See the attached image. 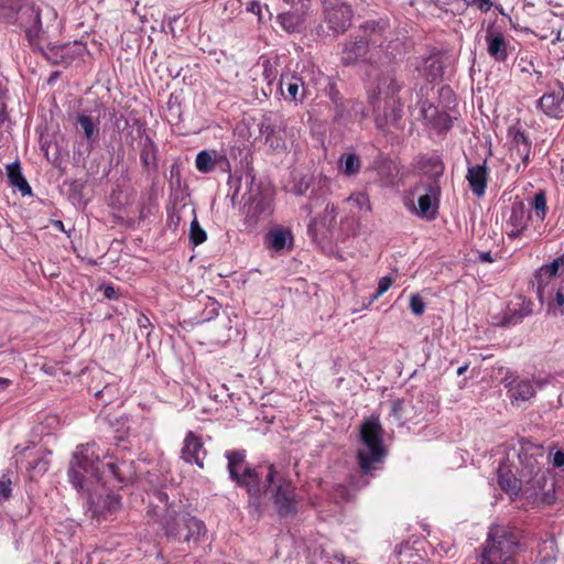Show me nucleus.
Returning a JSON list of instances; mask_svg holds the SVG:
<instances>
[{
	"instance_id": "obj_38",
	"label": "nucleus",
	"mask_w": 564,
	"mask_h": 564,
	"mask_svg": "<svg viewBox=\"0 0 564 564\" xmlns=\"http://www.w3.org/2000/svg\"><path fill=\"white\" fill-rule=\"evenodd\" d=\"M348 204L352 205L351 212L358 210V212H370L371 210V204L368 195L364 192H356L352 193L349 197L345 200Z\"/></svg>"
},
{
	"instance_id": "obj_26",
	"label": "nucleus",
	"mask_w": 564,
	"mask_h": 564,
	"mask_svg": "<svg viewBox=\"0 0 564 564\" xmlns=\"http://www.w3.org/2000/svg\"><path fill=\"white\" fill-rule=\"evenodd\" d=\"M336 116L339 119L362 120L366 118V112L359 100L349 99L340 104Z\"/></svg>"
},
{
	"instance_id": "obj_60",
	"label": "nucleus",
	"mask_w": 564,
	"mask_h": 564,
	"mask_svg": "<svg viewBox=\"0 0 564 564\" xmlns=\"http://www.w3.org/2000/svg\"><path fill=\"white\" fill-rule=\"evenodd\" d=\"M467 368H468V365H464V366L459 367V368L457 369V375H458V376H462L463 373H465V371L467 370Z\"/></svg>"
},
{
	"instance_id": "obj_44",
	"label": "nucleus",
	"mask_w": 564,
	"mask_h": 564,
	"mask_svg": "<svg viewBox=\"0 0 564 564\" xmlns=\"http://www.w3.org/2000/svg\"><path fill=\"white\" fill-rule=\"evenodd\" d=\"M278 59L274 62L265 61L263 62V77L268 82V84H271L278 76Z\"/></svg>"
},
{
	"instance_id": "obj_25",
	"label": "nucleus",
	"mask_w": 564,
	"mask_h": 564,
	"mask_svg": "<svg viewBox=\"0 0 564 564\" xmlns=\"http://www.w3.org/2000/svg\"><path fill=\"white\" fill-rule=\"evenodd\" d=\"M7 177L11 186L17 187L22 196L31 195L32 189L21 172L19 162H13L7 165Z\"/></svg>"
},
{
	"instance_id": "obj_57",
	"label": "nucleus",
	"mask_w": 564,
	"mask_h": 564,
	"mask_svg": "<svg viewBox=\"0 0 564 564\" xmlns=\"http://www.w3.org/2000/svg\"><path fill=\"white\" fill-rule=\"evenodd\" d=\"M402 405H403V402H402V401H400V400L394 401V402L392 403V408H391L392 412H393L395 415H398V412L401 410Z\"/></svg>"
},
{
	"instance_id": "obj_32",
	"label": "nucleus",
	"mask_w": 564,
	"mask_h": 564,
	"mask_svg": "<svg viewBox=\"0 0 564 564\" xmlns=\"http://www.w3.org/2000/svg\"><path fill=\"white\" fill-rule=\"evenodd\" d=\"M422 70L432 80L441 77L443 73V56L440 53L429 56L423 62Z\"/></svg>"
},
{
	"instance_id": "obj_45",
	"label": "nucleus",
	"mask_w": 564,
	"mask_h": 564,
	"mask_svg": "<svg viewBox=\"0 0 564 564\" xmlns=\"http://www.w3.org/2000/svg\"><path fill=\"white\" fill-rule=\"evenodd\" d=\"M324 556L328 564H352L350 560H346L345 555L340 551H324Z\"/></svg>"
},
{
	"instance_id": "obj_4",
	"label": "nucleus",
	"mask_w": 564,
	"mask_h": 564,
	"mask_svg": "<svg viewBox=\"0 0 564 564\" xmlns=\"http://www.w3.org/2000/svg\"><path fill=\"white\" fill-rule=\"evenodd\" d=\"M155 497L164 506L162 508L159 506L151 507L149 514L163 518L165 535L177 542L198 543L200 536L206 533L204 523L195 517L172 514L166 507V494L158 491Z\"/></svg>"
},
{
	"instance_id": "obj_12",
	"label": "nucleus",
	"mask_w": 564,
	"mask_h": 564,
	"mask_svg": "<svg viewBox=\"0 0 564 564\" xmlns=\"http://www.w3.org/2000/svg\"><path fill=\"white\" fill-rule=\"evenodd\" d=\"M120 507V497L112 492L101 494L97 497H91L89 500L90 517L98 523L111 520Z\"/></svg>"
},
{
	"instance_id": "obj_37",
	"label": "nucleus",
	"mask_w": 564,
	"mask_h": 564,
	"mask_svg": "<svg viewBox=\"0 0 564 564\" xmlns=\"http://www.w3.org/2000/svg\"><path fill=\"white\" fill-rule=\"evenodd\" d=\"M531 208L534 213L536 220L542 223L545 219L547 213L546 195L543 191L535 193L531 200Z\"/></svg>"
},
{
	"instance_id": "obj_49",
	"label": "nucleus",
	"mask_w": 564,
	"mask_h": 564,
	"mask_svg": "<svg viewBox=\"0 0 564 564\" xmlns=\"http://www.w3.org/2000/svg\"><path fill=\"white\" fill-rule=\"evenodd\" d=\"M11 496V481L10 479H0V501L7 500Z\"/></svg>"
},
{
	"instance_id": "obj_52",
	"label": "nucleus",
	"mask_w": 564,
	"mask_h": 564,
	"mask_svg": "<svg viewBox=\"0 0 564 564\" xmlns=\"http://www.w3.org/2000/svg\"><path fill=\"white\" fill-rule=\"evenodd\" d=\"M553 465L555 467L564 466V452L557 451L553 456Z\"/></svg>"
},
{
	"instance_id": "obj_19",
	"label": "nucleus",
	"mask_w": 564,
	"mask_h": 564,
	"mask_svg": "<svg viewBox=\"0 0 564 564\" xmlns=\"http://www.w3.org/2000/svg\"><path fill=\"white\" fill-rule=\"evenodd\" d=\"M485 41L491 58L496 62H505L508 58V43L500 31L488 28Z\"/></svg>"
},
{
	"instance_id": "obj_21",
	"label": "nucleus",
	"mask_w": 564,
	"mask_h": 564,
	"mask_svg": "<svg viewBox=\"0 0 564 564\" xmlns=\"http://www.w3.org/2000/svg\"><path fill=\"white\" fill-rule=\"evenodd\" d=\"M466 178L469 183L471 192L481 197L485 194L488 181V169L485 164L469 166Z\"/></svg>"
},
{
	"instance_id": "obj_55",
	"label": "nucleus",
	"mask_w": 564,
	"mask_h": 564,
	"mask_svg": "<svg viewBox=\"0 0 564 564\" xmlns=\"http://www.w3.org/2000/svg\"><path fill=\"white\" fill-rule=\"evenodd\" d=\"M479 260L482 262H492L494 258L490 252H481L479 254Z\"/></svg>"
},
{
	"instance_id": "obj_35",
	"label": "nucleus",
	"mask_w": 564,
	"mask_h": 564,
	"mask_svg": "<svg viewBox=\"0 0 564 564\" xmlns=\"http://www.w3.org/2000/svg\"><path fill=\"white\" fill-rule=\"evenodd\" d=\"M339 165L344 174L348 176L358 174L361 167L360 159L355 153L343 154Z\"/></svg>"
},
{
	"instance_id": "obj_28",
	"label": "nucleus",
	"mask_w": 564,
	"mask_h": 564,
	"mask_svg": "<svg viewBox=\"0 0 564 564\" xmlns=\"http://www.w3.org/2000/svg\"><path fill=\"white\" fill-rule=\"evenodd\" d=\"M267 243L274 251H282L288 245L292 246L293 237L290 230L275 228L267 235Z\"/></svg>"
},
{
	"instance_id": "obj_42",
	"label": "nucleus",
	"mask_w": 564,
	"mask_h": 564,
	"mask_svg": "<svg viewBox=\"0 0 564 564\" xmlns=\"http://www.w3.org/2000/svg\"><path fill=\"white\" fill-rule=\"evenodd\" d=\"M549 310L561 315L564 314V281L558 286L554 300L549 303Z\"/></svg>"
},
{
	"instance_id": "obj_16",
	"label": "nucleus",
	"mask_w": 564,
	"mask_h": 564,
	"mask_svg": "<svg viewBox=\"0 0 564 564\" xmlns=\"http://www.w3.org/2000/svg\"><path fill=\"white\" fill-rule=\"evenodd\" d=\"M564 87L561 82H556V88L550 93H545L539 100L538 107L541 111L552 119H561L563 117Z\"/></svg>"
},
{
	"instance_id": "obj_29",
	"label": "nucleus",
	"mask_w": 564,
	"mask_h": 564,
	"mask_svg": "<svg viewBox=\"0 0 564 564\" xmlns=\"http://www.w3.org/2000/svg\"><path fill=\"white\" fill-rule=\"evenodd\" d=\"M191 208L185 202L174 203L172 207L167 208L166 226L172 231H176L185 217L186 213H191Z\"/></svg>"
},
{
	"instance_id": "obj_3",
	"label": "nucleus",
	"mask_w": 564,
	"mask_h": 564,
	"mask_svg": "<svg viewBox=\"0 0 564 564\" xmlns=\"http://www.w3.org/2000/svg\"><path fill=\"white\" fill-rule=\"evenodd\" d=\"M95 444L82 445L74 453L73 460L68 467V477L76 489L83 488L85 475H90L97 481H101L106 473L123 481L128 477L123 469L127 464L123 462L121 467L113 462L104 463L100 455L96 454Z\"/></svg>"
},
{
	"instance_id": "obj_51",
	"label": "nucleus",
	"mask_w": 564,
	"mask_h": 564,
	"mask_svg": "<svg viewBox=\"0 0 564 564\" xmlns=\"http://www.w3.org/2000/svg\"><path fill=\"white\" fill-rule=\"evenodd\" d=\"M329 96H330L332 100L334 101L336 111H337L340 107V104L344 102V100H341V98L339 97V93L337 90H335L334 85H330Z\"/></svg>"
},
{
	"instance_id": "obj_41",
	"label": "nucleus",
	"mask_w": 564,
	"mask_h": 564,
	"mask_svg": "<svg viewBox=\"0 0 564 564\" xmlns=\"http://www.w3.org/2000/svg\"><path fill=\"white\" fill-rule=\"evenodd\" d=\"M196 169L202 173H209L215 167V160L209 151H200L195 160Z\"/></svg>"
},
{
	"instance_id": "obj_17",
	"label": "nucleus",
	"mask_w": 564,
	"mask_h": 564,
	"mask_svg": "<svg viewBox=\"0 0 564 564\" xmlns=\"http://www.w3.org/2000/svg\"><path fill=\"white\" fill-rule=\"evenodd\" d=\"M205 456L206 451L203 446L202 438L192 431L187 432L181 451L182 459L203 468Z\"/></svg>"
},
{
	"instance_id": "obj_23",
	"label": "nucleus",
	"mask_w": 564,
	"mask_h": 564,
	"mask_svg": "<svg viewBox=\"0 0 564 564\" xmlns=\"http://www.w3.org/2000/svg\"><path fill=\"white\" fill-rule=\"evenodd\" d=\"M509 135L511 138L512 153H516V155L522 160L524 165H527L529 163L531 152V143L529 139L518 129H511L509 131Z\"/></svg>"
},
{
	"instance_id": "obj_31",
	"label": "nucleus",
	"mask_w": 564,
	"mask_h": 564,
	"mask_svg": "<svg viewBox=\"0 0 564 564\" xmlns=\"http://www.w3.org/2000/svg\"><path fill=\"white\" fill-rule=\"evenodd\" d=\"M535 390L529 380H520L510 388V398L512 402L528 401L533 398Z\"/></svg>"
},
{
	"instance_id": "obj_33",
	"label": "nucleus",
	"mask_w": 564,
	"mask_h": 564,
	"mask_svg": "<svg viewBox=\"0 0 564 564\" xmlns=\"http://www.w3.org/2000/svg\"><path fill=\"white\" fill-rule=\"evenodd\" d=\"M158 152V147L152 140L145 138V140H143V165L147 166L149 171L155 172L159 169Z\"/></svg>"
},
{
	"instance_id": "obj_63",
	"label": "nucleus",
	"mask_w": 564,
	"mask_h": 564,
	"mask_svg": "<svg viewBox=\"0 0 564 564\" xmlns=\"http://www.w3.org/2000/svg\"><path fill=\"white\" fill-rule=\"evenodd\" d=\"M101 392H102V391H97V392L95 393V395H96V397H99V395L101 394Z\"/></svg>"
},
{
	"instance_id": "obj_53",
	"label": "nucleus",
	"mask_w": 564,
	"mask_h": 564,
	"mask_svg": "<svg viewBox=\"0 0 564 564\" xmlns=\"http://www.w3.org/2000/svg\"><path fill=\"white\" fill-rule=\"evenodd\" d=\"M104 295L105 297L111 300V299H116L117 297V291L113 286L111 285H106L104 288Z\"/></svg>"
},
{
	"instance_id": "obj_18",
	"label": "nucleus",
	"mask_w": 564,
	"mask_h": 564,
	"mask_svg": "<svg viewBox=\"0 0 564 564\" xmlns=\"http://www.w3.org/2000/svg\"><path fill=\"white\" fill-rule=\"evenodd\" d=\"M337 217V208L333 203L327 202L323 207V214L311 217L307 224V234L316 239L321 229L330 230Z\"/></svg>"
},
{
	"instance_id": "obj_7",
	"label": "nucleus",
	"mask_w": 564,
	"mask_h": 564,
	"mask_svg": "<svg viewBox=\"0 0 564 564\" xmlns=\"http://www.w3.org/2000/svg\"><path fill=\"white\" fill-rule=\"evenodd\" d=\"M262 505L260 510L257 512L253 508H250V512L258 517L262 513V509L269 501H272L278 513L280 516H289L296 510V496L295 488L292 484L284 479L276 478V473L270 485L263 486V481H260Z\"/></svg>"
},
{
	"instance_id": "obj_48",
	"label": "nucleus",
	"mask_w": 564,
	"mask_h": 564,
	"mask_svg": "<svg viewBox=\"0 0 564 564\" xmlns=\"http://www.w3.org/2000/svg\"><path fill=\"white\" fill-rule=\"evenodd\" d=\"M265 142L272 149H285V143L275 137L274 129H271L270 132H267Z\"/></svg>"
},
{
	"instance_id": "obj_27",
	"label": "nucleus",
	"mask_w": 564,
	"mask_h": 564,
	"mask_svg": "<svg viewBox=\"0 0 564 564\" xmlns=\"http://www.w3.org/2000/svg\"><path fill=\"white\" fill-rule=\"evenodd\" d=\"M564 264L563 258L554 259L550 264L543 265L539 269L535 274L536 283H538V293L542 295V288L549 283V281L554 278L560 268Z\"/></svg>"
},
{
	"instance_id": "obj_61",
	"label": "nucleus",
	"mask_w": 564,
	"mask_h": 564,
	"mask_svg": "<svg viewBox=\"0 0 564 564\" xmlns=\"http://www.w3.org/2000/svg\"><path fill=\"white\" fill-rule=\"evenodd\" d=\"M6 120V115L3 113V111L0 112V126Z\"/></svg>"
},
{
	"instance_id": "obj_50",
	"label": "nucleus",
	"mask_w": 564,
	"mask_h": 564,
	"mask_svg": "<svg viewBox=\"0 0 564 564\" xmlns=\"http://www.w3.org/2000/svg\"><path fill=\"white\" fill-rule=\"evenodd\" d=\"M470 3L476 6L481 12H488L494 6L491 0H473Z\"/></svg>"
},
{
	"instance_id": "obj_5",
	"label": "nucleus",
	"mask_w": 564,
	"mask_h": 564,
	"mask_svg": "<svg viewBox=\"0 0 564 564\" xmlns=\"http://www.w3.org/2000/svg\"><path fill=\"white\" fill-rule=\"evenodd\" d=\"M384 456L381 424L379 419L369 417L361 424L360 442L357 448V459L361 473L370 475Z\"/></svg>"
},
{
	"instance_id": "obj_62",
	"label": "nucleus",
	"mask_w": 564,
	"mask_h": 564,
	"mask_svg": "<svg viewBox=\"0 0 564 564\" xmlns=\"http://www.w3.org/2000/svg\"><path fill=\"white\" fill-rule=\"evenodd\" d=\"M56 76H57V73H54V74L51 76L50 82H51L53 78H56Z\"/></svg>"
},
{
	"instance_id": "obj_15",
	"label": "nucleus",
	"mask_w": 564,
	"mask_h": 564,
	"mask_svg": "<svg viewBox=\"0 0 564 564\" xmlns=\"http://www.w3.org/2000/svg\"><path fill=\"white\" fill-rule=\"evenodd\" d=\"M351 15L350 7L338 0L329 2L325 9V20L329 29L335 32L346 31L350 24Z\"/></svg>"
},
{
	"instance_id": "obj_1",
	"label": "nucleus",
	"mask_w": 564,
	"mask_h": 564,
	"mask_svg": "<svg viewBox=\"0 0 564 564\" xmlns=\"http://www.w3.org/2000/svg\"><path fill=\"white\" fill-rule=\"evenodd\" d=\"M519 465L516 476L507 463L498 467V484L511 498L522 496L528 500L542 503L553 502V484H549L547 473L543 469L541 447L521 446L518 454Z\"/></svg>"
},
{
	"instance_id": "obj_20",
	"label": "nucleus",
	"mask_w": 564,
	"mask_h": 564,
	"mask_svg": "<svg viewBox=\"0 0 564 564\" xmlns=\"http://www.w3.org/2000/svg\"><path fill=\"white\" fill-rule=\"evenodd\" d=\"M279 86L283 91V87H286L289 98L293 101H301L306 96L307 87L304 84L302 77L294 74H282L279 80Z\"/></svg>"
},
{
	"instance_id": "obj_30",
	"label": "nucleus",
	"mask_w": 564,
	"mask_h": 564,
	"mask_svg": "<svg viewBox=\"0 0 564 564\" xmlns=\"http://www.w3.org/2000/svg\"><path fill=\"white\" fill-rule=\"evenodd\" d=\"M77 124L83 130L85 138L90 144H94L98 141L99 138V127L98 121H95L90 116L86 113L77 115Z\"/></svg>"
},
{
	"instance_id": "obj_46",
	"label": "nucleus",
	"mask_w": 564,
	"mask_h": 564,
	"mask_svg": "<svg viewBox=\"0 0 564 564\" xmlns=\"http://www.w3.org/2000/svg\"><path fill=\"white\" fill-rule=\"evenodd\" d=\"M410 308L411 312L420 316L425 311V303L423 302L422 297L419 294H412L410 297Z\"/></svg>"
},
{
	"instance_id": "obj_40",
	"label": "nucleus",
	"mask_w": 564,
	"mask_h": 564,
	"mask_svg": "<svg viewBox=\"0 0 564 564\" xmlns=\"http://www.w3.org/2000/svg\"><path fill=\"white\" fill-rule=\"evenodd\" d=\"M278 20L281 26L288 32L297 31L301 25V17L293 12H284L279 14Z\"/></svg>"
},
{
	"instance_id": "obj_36",
	"label": "nucleus",
	"mask_w": 564,
	"mask_h": 564,
	"mask_svg": "<svg viewBox=\"0 0 564 564\" xmlns=\"http://www.w3.org/2000/svg\"><path fill=\"white\" fill-rule=\"evenodd\" d=\"M31 47L34 51L40 52L47 61H50L53 64H58L62 62L64 50L63 46L47 45L46 47H43L40 44V40H37V45Z\"/></svg>"
},
{
	"instance_id": "obj_10",
	"label": "nucleus",
	"mask_w": 564,
	"mask_h": 564,
	"mask_svg": "<svg viewBox=\"0 0 564 564\" xmlns=\"http://www.w3.org/2000/svg\"><path fill=\"white\" fill-rule=\"evenodd\" d=\"M399 89L400 85L398 84L393 72L377 75L367 89L368 100L372 106L373 111H380L381 104H384L392 98H398L397 94Z\"/></svg>"
},
{
	"instance_id": "obj_58",
	"label": "nucleus",
	"mask_w": 564,
	"mask_h": 564,
	"mask_svg": "<svg viewBox=\"0 0 564 564\" xmlns=\"http://www.w3.org/2000/svg\"><path fill=\"white\" fill-rule=\"evenodd\" d=\"M11 384V380L7 378H0V390H6Z\"/></svg>"
},
{
	"instance_id": "obj_14",
	"label": "nucleus",
	"mask_w": 564,
	"mask_h": 564,
	"mask_svg": "<svg viewBox=\"0 0 564 564\" xmlns=\"http://www.w3.org/2000/svg\"><path fill=\"white\" fill-rule=\"evenodd\" d=\"M530 215L522 200L512 203L509 216L506 219V234L510 239L521 237L528 227Z\"/></svg>"
},
{
	"instance_id": "obj_34",
	"label": "nucleus",
	"mask_w": 564,
	"mask_h": 564,
	"mask_svg": "<svg viewBox=\"0 0 564 564\" xmlns=\"http://www.w3.org/2000/svg\"><path fill=\"white\" fill-rule=\"evenodd\" d=\"M326 204V191L323 188L313 189L308 199V203L302 207L306 212L307 216L314 217L313 214L317 209L324 207Z\"/></svg>"
},
{
	"instance_id": "obj_11",
	"label": "nucleus",
	"mask_w": 564,
	"mask_h": 564,
	"mask_svg": "<svg viewBox=\"0 0 564 564\" xmlns=\"http://www.w3.org/2000/svg\"><path fill=\"white\" fill-rule=\"evenodd\" d=\"M245 208L249 224H257L259 220L268 218L272 213V194L260 187L252 188Z\"/></svg>"
},
{
	"instance_id": "obj_39",
	"label": "nucleus",
	"mask_w": 564,
	"mask_h": 564,
	"mask_svg": "<svg viewBox=\"0 0 564 564\" xmlns=\"http://www.w3.org/2000/svg\"><path fill=\"white\" fill-rule=\"evenodd\" d=\"M191 214L193 215V219L191 221V227H189V239H191L192 243H194L195 246H198L206 241L207 234L200 227V225L196 218L194 208H191Z\"/></svg>"
},
{
	"instance_id": "obj_24",
	"label": "nucleus",
	"mask_w": 564,
	"mask_h": 564,
	"mask_svg": "<svg viewBox=\"0 0 564 564\" xmlns=\"http://www.w3.org/2000/svg\"><path fill=\"white\" fill-rule=\"evenodd\" d=\"M369 50V43L365 40L348 42L343 50L341 61L346 65L356 63L364 58Z\"/></svg>"
},
{
	"instance_id": "obj_64",
	"label": "nucleus",
	"mask_w": 564,
	"mask_h": 564,
	"mask_svg": "<svg viewBox=\"0 0 564 564\" xmlns=\"http://www.w3.org/2000/svg\"><path fill=\"white\" fill-rule=\"evenodd\" d=\"M57 223H58V224H57V227L63 226L62 220H58Z\"/></svg>"
},
{
	"instance_id": "obj_22",
	"label": "nucleus",
	"mask_w": 564,
	"mask_h": 564,
	"mask_svg": "<svg viewBox=\"0 0 564 564\" xmlns=\"http://www.w3.org/2000/svg\"><path fill=\"white\" fill-rule=\"evenodd\" d=\"M413 112L417 119L424 121L434 128L442 126L443 117L438 113L437 108L431 104L427 99H421L414 107Z\"/></svg>"
},
{
	"instance_id": "obj_56",
	"label": "nucleus",
	"mask_w": 564,
	"mask_h": 564,
	"mask_svg": "<svg viewBox=\"0 0 564 564\" xmlns=\"http://www.w3.org/2000/svg\"><path fill=\"white\" fill-rule=\"evenodd\" d=\"M249 10L252 13L260 14L261 6H260L259 2H251L250 6H249Z\"/></svg>"
},
{
	"instance_id": "obj_47",
	"label": "nucleus",
	"mask_w": 564,
	"mask_h": 564,
	"mask_svg": "<svg viewBox=\"0 0 564 564\" xmlns=\"http://www.w3.org/2000/svg\"><path fill=\"white\" fill-rule=\"evenodd\" d=\"M392 285V279L390 276H383L379 280L378 289L376 294L372 297V301L379 299L383 293H386L390 286Z\"/></svg>"
},
{
	"instance_id": "obj_43",
	"label": "nucleus",
	"mask_w": 564,
	"mask_h": 564,
	"mask_svg": "<svg viewBox=\"0 0 564 564\" xmlns=\"http://www.w3.org/2000/svg\"><path fill=\"white\" fill-rule=\"evenodd\" d=\"M529 315V311H523V310H520V311H513L512 313L510 314H507L500 325L503 326V327H509V326H513V325H517L519 323L522 322L523 317Z\"/></svg>"
},
{
	"instance_id": "obj_54",
	"label": "nucleus",
	"mask_w": 564,
	"mask_h": 564,
	"mask_svg": "<svg viewBox=\"0 0 564 564\" xmlns=\"http://www.w3.org/2000/svg\"><path fill=\"white\" fill-rule=\"evenodd\" d=\"M308 187V183H304L303 181H301L296 186H295V193L297 195H302L305 193V191L307 189Z\"/></svg>"
},
{
	"instance_id": "obj_6",
	"label": "nucleus",
	"mask_w": 564,
	"mask_h": 564,
	"mask_svg": "<svg viewBox=\"0 0 564 564\" xmlns=\"http://www.w3.org/2000/svg\"><path fill=\"white\" fill-rule=\"evenodd\" d=\"M518 547V535L509 529H490L479 564H516L513 555Z\"/></svg>"
},
{
	"instance_id": "obj_2",
	"label": "nucleus",
	"mask_w": 564,
	"mask_h": 564,
	"mask_svg": "<svg viewBox=\"0 0 564 564\" xmlns=\"http://www.w3.org/2000/svg\"><path fill=\"white\" fill-rule=\"evenodd\" d=\"M226 456L230 478L239 486L246 488L249 495V508H253L258 512L263 502L260 481H263L264 487L270 485L275 474L274 466L261 465L254 468L250 467L245 463V455L239 452H229Z\"/></svg>"
},
{
	"instance_id": "obj_8",
	"label": "nucleus",
	"mask_w": 564,
	"mask_h": 564,
	"mask_svg": "<svg viewBox=\"0 0 564 564\" xmlns=\"http://www.w3.org/2000/svg\"><path fill=\"white\" fill-rule=\"evenodd\" d=\"M440 195V186L433 180H421L409 192L405 204L420 217L430 218L429 213H435Z\"/></svg>"
},
{
	"instance_id": "obj_13",
	"label": "nucleus",
	"mask_w": 564,
	"mask_h": 564,
	"mask_svg": "<svg viewBox=\"0 0 564 564\" xmlns=\"http://www.w3.org/2000/svg\"><path fill=\"white\" fill-rule=\"evenodd\" d=\"M375 122L378 129L388 131L391 128H399L400 120L403 116V104L399 98H392L391 100L381 104L380 111H373Z\"/></svg>"
},
{
	"instance_id": "obj_59",
	"label": "nucleus",
	"mask_w": 564,
	"mask_h": 564,
	"mask_svg": "<svg viewBox=\"0 0 564 564\" xmlns=\"http://www.w3.org/2000/svg\"><path fill=\"white\" fill-rule=\"evenodd\" d=\"M33 468H40L41 470H46L47 469V463L46 462H42V460H39L36 462L35 465L32 466Z\"/></svg>"
},
{
	"instance_id": "obj_9",
	"label": "nucleus",
	"mask_w": 564,
	"mask_h": 564,
	"mask_svg": "<svg viewBox=\"0 0 564 564\" xmlns=\"http://www.w3.org/2000/svg\"><path fill=\"white\" fill-rule=\"evenodd\" d=\"M14 7L18 22L24 29L30 46L37 45V40L43 33L41 8L31 0H17Z\"/></svg>"
}]
</instances>
